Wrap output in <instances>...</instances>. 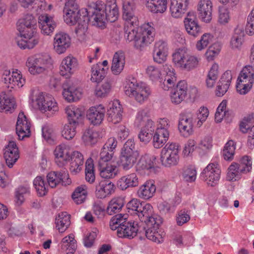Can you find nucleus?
<instances>
[{
    "label": "nucleus",
    "mask_w": 254,
    "mask_h": 254,
    "mask_svg": "<svg viewBox=\"0 0 254 254\" xmlns=\"http://www.w3.org/2000/svg\"><path fill=\"white\" fill-rule=\"evenodd\" d=\"M139 156L138 151H122L120 157V166L125 170H128L133 166Z\"/></svg>",
    "instance_id": "25"
},
{
    "label": "nucleus",
    "mask_w": 254,
    "mask_h": 254,
    "mask_svg": "<svg viewBox=\"0 0 254 254\" xmlns=\"http://www.w3.org/2000/svg\"><path fill=\"white\" fill-rule=\"evenodd\" d=\"M39 110L44 113H47V116H51L57 112L59 108L57 103L52 95L46 93H40L36 99Z\"/></svg>",
    "instance_id": "12"
},
{
    "label": "nucleus",
    "mask_w": 254,
    "mask_h": 254,
    "mask_svg": "<svg viewBox=\"0 0 254 254\" xmlns=\"http://www.w3.org/2000/svg\"><path fill=\"white\" fill-rule=\"evenodd\" d=\"M17 30L21 37L23 38L17 42V45L21 49H32L39 43V39L35 36L36 28L17 26Z\"/></svg>",
    "instance_id": "10"
},
{
    "label": "nucleus",
    "mask_w": 254,
    "mask_h": 254,
    "mask_svg": "<svg viewBox=\"0 0 254 254\" xmlns=\"http://www.w3.org/2000/svg\"><path fill=\"white\" fill-rule=\"evenodd\" d=\"M127 217L126 214L122 215L119 214L116 215L112 217L110 222V227L113 230H117L122 227V225L125 224L127 222Z\"/></svg>",
    "instance_id": "56"
},
{
    "label": "nucleus",
    "mask_w": 254,
    "mask_h": 254,
    "mask_svg": "<svg viewBox=\"0 0 254 254\" xmlns=\"http://www.w3.org/2000/svg\"><path fill=\"white\" fill-rule=\"evenodd\" d=\"M98 168L101 177L107 179L115 178L119 172L117 166L112 162L98 164Z\"/></svg>",
    "instance_id": "35"
},
{
    "label": "nucleus",
    "mask_w": 254,
    "mask_h": 254,
    "mask_svg": "<svg viewBox=\"0 0 254 254\" xmlns=\"http://www.w3.org/2000/svg\"><path fill=\"white\" fill-rule=\"evenodd\" d=\"M3 157L9 168H12L19 158L18 147L13 141H9L4 149Z\"/></svg>",
    "instance_id": "20"
},
{
    "label": "nucleus",
    "mask_w": 254,
    "mask_h": 254,
    "mask_svg": "<svg viewBox=\"0 0 254 254\" xmlns=\"http://www.w3.org/2000/svg\"><path fill=\"white\" fill-rule=\"evenodd\" d=\"M61 245L62 251L65 254H73L77 247L74 235L71 234L64 237L62 240Z\"/></svg>",
    "instance_id": "39"
},
{
    "label": "nucleus",
    "mask_w": 254,
    "mask_h": 254,
    "mask_svg": "<svg viewBox=\"0 0 254 254\" xmlns=\"http://www.w3.org/2000/svg\"><path fill=\"white\" fill-rule=\"evenodd\" d=\"M123 17L126 21L125 26L137 25V19L134 13L135 8L134 2L133 0H124L123 2Z\"/></svg>",
    "instance_id": "17"
},
{
    "label": "nucleus",
    "mask_w": 254,
    "mask_h": 254,
    "mask_svg": "<svg viewBox=\"0 0 254 254\" xmlns=\"http://www.w3.org/2000/svg\"><path fill=\"white\" fill-rule=\"evenodd\" d=\"M125 92L127 96L134 98L140 104L147 100L151 93L149 87L146 83L137 82L133 77L128 80Z\"/></svg>",
    "instance_id": "7"
},
{
    "label": "nucleus",
    "mask_w": 254,
    "mask_h": 254,
    "mask_svg": "<svg viewBox=\"0 0 254 254\" xmlns=\"http://www.w3.org/2000/svg\"><path fill=\"white\" fill-rule=\"evenodd\" d=\"M16 132L19 140L30 135V123L23 112H20L18 116Z\"/></svg>",
    "instance_id": "18"
},
{
    "label": "nucleus",
    "mask_w": 254,
    "mask_h": 254,
    "mask_svg": "<svg viewBox=\"0 0 254 254\" xmlns=\"http://www.w3.org/2000/svg\"><path fill=\"white\" fill-rule=\"evenodd\" d=\"M55 162L59 166L62 167L70 160V151L68 145L61 144L58 145L54 150Z\"/></svg>",
    "instance_id": "22"
},
{
    "label": "nucleus",
    "mask_w": 254,
    "mask_h": 254,
    "mask_svg": "<svg viewBox=\"0 0 254 254\" xmlns=\"http://www.w3.org/2000/svg\"><path fill=\"white\" fill-rule=\"evenodd\" d=\"M244 31L240 27H237L231 40V46L233 49H239L244 41Z\"/></svg>",
    "instance_id": "50"
},
{
    "label": "nucleus",
    "mask_w": 254,
    "mask_h": 254,
    "mask_svg": "<svg viewBox=\"0 0 254 254\" xmlns=\"http://www.w3.org/2000/svg\"><path fill=\"white\" fill-rule=\"evenodd\" d=\"M68 174L65 171L64 172H51L47 176V183L48 187L55 188L60 184L65 185L64 180L67 179Z\"/></svg>",
    "instance_id": "33"
},
{
    "label": "nucleus",
    "mask_w": 254,
    "mask_h": 254,
    "mask_svg": "<svg viewBox=\"0 0 254 254\" xmlns=\"http://www.w3.org/2000/svg\"><path fill=\"white\" fill-rule=\"evenodd\" d=\"M64 20L67 24L73 25L78 23L75 32L79 39H83L87 29L88 24L91 22V13L88 8L79 9L75 0H65L63 9Z\"/></svg>",
    "instance_id": "1"
},
{
    "label": "nucleus",
    "mask_w": 254,
    "mask_h": 254,
    "mask_svg": "<svg viewBox=\"0 0 254 254\" xmlns=\"http://www.w3.org/2000/svg\"><path fill=\"white\" fill-rule=\"evenodd\" d=\"M89 12L91 13V23L99 27L103 26L106 20L115 22L119 13L116 0H107L106 4L101 0L92 2L89 5Z\"/></svg>",
    "instance_id": "3"
},
{
    "label": "nucleus",
    "mask_w": 254,
    "mask_h": 254,
    "mask_svg": "<svg viewBox=\"0 0 254 254\" xmlns=\"http://www.w3.org/2000/svg\"><path fill=\"white\" fill-rule=\"evenodd\" d=\"M118 186L122 190L129 187H134L138 185V180L136 174L132 173L122 177L118 182Z\"/></svg>",
    "instance_id": "40"
},
{
    "label": "nucleus",
    "mask_w": 254,
    "mask_h": 254,
    "mask_svg": "<svg viewBox=\"0 0 254 254\" xmlns=\"http://www.w3.org/2000/svg\"><path fill=\"white\" fill-rule=\"evenodd\" d=\"M111 85L108 82L98 84L95 89V94L98 97H105L109 93Z\"/></svg>",
    "instance_id": "61"
},
{
    "label": "nucleus",
    "mask_w": 254,
    "mask_h": 254,
    "mask_svg": "<svg viewBox=\"0 0 254 254\" xmlns=\"http://www.w3.org/2000/svg\"><path fill=\"white\" fill-rule=\"evenodd\" d=\"M169 132H163L160 129H156L153 137V146L156 148L162 147L168 139Z\"/></svg>",
    "instance_id": "47"
},
{
    "label": "nucleus",
    "mask_w": 254,
    "mask_h": 254,
    "mask_svg": "<svg viewBox=\"0 0 254 254\" xmlns=\"http://www.w3.org/2000/svg\"><path fill=\"white\" fill-rule=\"evenodd\" d=\"M178 128L185 137H188L193 132V118L189 113H182L179 115Z\"/></svg>",
    "instance_id": "19"
},
{
    "label": "nucleus",
    "mask_w": 254,
    "mask_h": 254,
    "mask_svg": "<svg viewBox=\"0 0 254 254\" xmlns=\"http://www.w3.org/2000/svg\"><path fill=\"white\" fill-rule=\"evenodd\" d=\"M134 25L125 26V36L129 42L133 41L136 49L142 51L154 41V28L148 23L140 27H135Z\"/></svg>",
    "instance_id": "4"
},
{
    "label": "nucleus",
    "mask_w": 254,
    "mask_h": 254,
    "mask_svg": "<svg viewBox=\"0 0 254 254\" xmlns=\"http://www.w3.org/2000/svg\"><path fill=\"white\" fill-rule=\"evenodd\" d=\"M39 27L42 34L50 35L53 33L57 26L53 18L48 14H41L38 18Z\"/></svg>",
    "instance_id": "24"
},
{
    "label": "nucleus",
    "mask_w": 254,
    "mask_h": 254,
    "mask_svg": "<svg viewBox=\"0 0 254 254\" xmlns=\"http://www.w3.org/2000/svg\"><path fill=\"white\" fill-rule=\"evenodd\" d=\"M168 55L167 43L162 41L156 42L154 46L153 58L155 62L162 64L166 60Z\"/></svg>",
    "instance_id": "29"
},
{
    "label": "nucleus",
    "mask_w": 254,
    "mask_h": 254,
    "mask_svg": "<svg viewBox=\"0 0 254 254\" xmlns=\"http://www.w3.org/2000/svg\"><path fill=\"white\" fill-rule=\"evenodd\" d=\"M69 170L73 174H76L81 170L83 165V155L78 151H74L71 155Z\"/></svg>",
    "instance_id": "36"
},
{
    "label": "nucleus",
    "mask_w": 254,
    "mask_h": 254,
    "mask_svg": "<svg viewBox=\"0 0 254 254\" xmlns=\"http://www.w3.org/2000/svg\"><path fill=\"white\" fill-rule=\"evenodd\" d=\"M108 68L101 67V64H94L91 69V80L94 82H101L106 76Z\"/></svg>",
    "instance_id": "45"
},
{
    "label": "nucleus",
    "mask_w": 254,
    "mask_h": 254,
    "mask_svg": "<svg viewBox=\"0 0 254 254\" xmlns=\"http://www.w3.org/2000/svg\"><path fill=\"white\" fill-rule=\"evenodd\" d=\"M189 0H171L170 11L171 15L176 18L183 16L187 10Z\"/></svg>",
    "instance_id": "31"
},
{
    "label": "nucleus",
    "mask_w": 254,
    "mask_h": 254,
    "mask_svg": "<svg viewBox=\"0 0 254 254\" xmlns=\"http://www.w3.org/2000/svg\"><path fill=\"white\" fill-rule=\"evenodd\" d=\"M251 158L248 156H243L240 161V163H233L228 168L227 179L230 181H235L240 178L242 174L249 172L252 167Z\"/></svg>",
    "instance_id": "9"
},
{
    "label": "nucleus",
    "mask_w": 254,
    "mask_h": 254,
    "mask_svg": "<svg viewBox=\"0 0 254 254\" xmlns=\"http://www.w3.org/2000/svg\"><path fill=\"white\" fill-rule=\"evenodd\" d=\"M156 157L154 155L145 154L140 159L138 165L143 170H149L154 168L156 164Z\"/></svg>",
    "instance_id": "51"
},
{
    "label": "nucleus",
    "mask_w": 254,
    "mask_h": 254,
    "mask_svg": "<svg viewBox=\"0 0 254 254\" xmlns=\"http://www.w3.org/2000/svg\"><path fill=\"white\" fill-rule=\"evenodd\" d=\"M221 170L217 162L209 163L201 174V179L212 187L217 184L220 179Z\"/></svg>",
    "instance_id": "13"
},
{
    "label": "nucleus",
    "mask_w": 254,
    "mask_h": 254,
    "mask_svg": "<svg viewBox=\"0 0 254 254\" xmlns=\"http://www.w3.org/2000/svg\"><path fill=\"white\" fill-rule=\"evenodd\" d=\"M19 22V24L18 26L36 28L37 27V20L32 14L26 15L24 18L20 19Z\"/></svg>",
    "instance_id": "64"
},
{
    "label": "nucleus",
    "mask_w": 254,
    "mask_h": 254,
    "mask_svg": "<svg viewBox=\"0 0 254 254\" xmlns=\"http://www.w3.org/2000/svg\"><path fill=\"white\" fill-rule=\"evenodd\" d=\"M142 208L138 213H137L141 222L139 224L142 226L150 222L151 218H157V217H160L153 213V207L149 203L144 202L142 203Z\"/></svg>",
    "instance_id": "32"
},
{
    "label": "nucleus",
    "mask_w": 254,
    "mask_h": 254,
    "mask_svg": "<svg viewBox=\"0 0 254 254\" xmlns=\"http://www.w3.org/2000/svg\"><path fill=\"white\" fill-rule=\"evenodd\" d=\"M85 179L90 184L93 183L95 180V175L94 169V164L91 159L87 160L85 164Z\"/></svg>",
    "instance_id": "59"
},
{
    "label": "nucleus",
    "mask_w": 254,
    "mask_h": 254,
    "mask_svg": "<svg viewBox=\"0 0 254 254\" xmlns=\"http://www.w3.org/2000/svg\"><path fill=\"white\" fill-rule=\"evenodd\" d=\"M78 125L68 122L64 125L62 131V136L67 140L72 139L76 133V127Z\"/></svg>",
    "instance_id": "54"
},
{
    "label": "nucleus",
    "mask_w": 254,
    "mask_h": 254,
    "mask_svg": "<svg viewBox=\"0 0 254 254\" xmlns=\"http://www.w3.org/2000/svg\"><path fill=\"white\" fill-rule=\"evenodd\" d=\"M123 109L118 100L114 101L110 104L107 110V120L114 124L119 123L122 119Z\"/></svg>",
    "instance_id": "28"
},
{
    "label": "nucleus",
    "mask_w": 254,
    "mask_h": 254,
    "mask_svg": "<svg viewBox=\"0 0 254 254\" xmlns=\"http://www.w3.org/2000/svg\"><path fill=\"white\" fill-rule=\"evenodd\" d=\"M70 215L66 212L60 213L55 219L56 227L59 232H64L70 224Z\"/></svg>",
    "instance_id": "42"
},
{
    "label": "nucleus",
    "mask_w": 254,
    "mask_h": 254,
    "mask_svg": "<svg viewBox=\"0 0 254 254\" xmlns=\"http://www.w3.org/2000/svg\"><path fill=\"white\" fill-rule=\"evenodd\" d=\"M63 95L68 102L78 100L81 96V89L78 86V81L74 79L67 80L63 85Z\"/></svg>",
    "instance_id": "14"
},
{
    "label": "nucleus",
    "mask_w": 254,
    "mask_h": 254,
    "mask_svg": "<svg viewBox=\"0 0 254 254\" xmlns=\"http://www.w3.org/2000/svg\"><path fill=\"white\" fill-rule=\"evenodd\" d=\"M188 92V84L186 81H180L176 86L171 92V99L172 103L179 104L186 98Z\"/></svg>",
    "instance_id": "21"
},
{
    "label": "nucleus",
    "mask_w": 254,
    "mask_h": 254,
    "mask_svg": "<svg viewBox=\"0 0 254 254\" xmlns=\"http://www.w3.org/2000/svg\"><path fill=\"white\" fill-rule=\"evenodd\" d=\"M87 188L85 185L77 187L72 194V198L77 204L83 203L87 196Z\"/></svg>",
    "instance_id": "49"
},
{
    "label": "nucleus",
    "mask_w": 254,
    "mask_h": 254,
    "mask_svg": "<svg viewBox=\"0 0 254 254\" xmlns=\"http://www.w3.org/2000/svg\"><path fill=\"white\" fill-rule=\"evenodd\" d=\"M30 192L29 188L27 186H19L15 191V202L17 205H21L25 201V195Z\"/></svg>",
    "instance_id": "57"
},
{
    "label": "nucleus",
    "mask_w": 254,
    "mask_h": 254,
    "mask_svg": "<svg viewBox=\"0 0 254 254\" xmlns=\"http://www.w3.org/2000/svg\"><path fill=\"white\" fill-rule=\"evenodd\" d=\"M124 206V200L122 198H113L109 203L107 208V212L112 215L119 212Z\"/></svg>",
    "instance_id": "52"
},
{
    "label": "nucleus",
    "mask_w": 254,
    "mask_h": 254,
    "mask_svg": "<svg viewBox=\"0 0 254 254\" xmlns=\"http://www.w3.org/2000/svg\"><path fill=\"white\" fill-rule=\"evenodd\" d=\"M235 143L233 140L228 141L225 144L223 151L224 158L226 160H232L235 154Z\"/></svg>",
    "instance_id": "58"
},
{
    "label": "nucleus",
    "mask_w": 254,
    "mask_h": 254,
    "mask_svg": "<svg viewBox=\"0 0 254 254\" xmlns=\"http://www.w3.org/2000/svg\"><path fill=\"white\" fill-rule=\"evenodd\" d=\"M52 64L51 58L47 54H37L30 56L27 58L26 63L29 72L34 75L47 72Z\"/></svg>",
    "instance_id": "6"
},
{
    "label": "nucleus",
    "mask_w": 254,
    "mask_h": 254,
    "mask_svg": "<svg viewBox=\"0 0 254 254\" xmlns=\"http://www.w3.org/2000/svg\"><path fill=\"white\" fill-rule=\"evenodd\" d=\"M34 187L40 196L46 195L48 191V185L42 176H37L33 181Z\"/></svg>",
    "instance_id": "48"
},
{
    "label": "nucleus",
    "mask_w": 254,
    "mask_h": 254,
    "mask_svg": "<svg viewBox=\"0 0 254 254\" xmlns=\"http://www.w3.org/2000/svg\"><path fill=\"white\" fill-rule=\"evenodd\" d=\"M125 64V57L123 53L116 52L113 57L111 70L115 75L119 74L123 70Z\"/></svg>",
    "instance_id": "41"
},
{
    "label": "nucleus",
    "mask_w": 254,
    "mask_h": 254,
    "mask_svg": "<svg viewBox=\"0 0 254 254\" xmlns=\"http://www.w3.org/2000/svg\"><path fill=\"white\" fill-rule=\"evenodd\" d=\"M183 177L184 180L188 182H194L196 179V171L195 167L192 166H189L184 168Z\"/></svg>",
    "instance_id": "62"
},
{
    "label": "nucleus",
    "mask_w": 254,
    "mask_h": 254,
    "mask_svg": "<svg viewBox=\"0 0 254 254\" xmlns=\"http://www.w3.org/2000/svg\"><path fill=\"white\" fill-rule=\"evenodd\" d=\"M114 188L112 183L101 181L96 187V195L99 198H105L114 192Z\"/></svg>",
    "instance_id": "38"
},
{
    "label": "nucleus",
    "mask_w": 254,
    "mask_h": 254,
    "mask_svg": "<svg viewBox=\"0 0 254 254\" xmlns=\"http://www.w3.org/2000/svg\"><path fill=\"white\" fill-rule=\"evenodd\" d=\"M156 190V186L152 181H146L139 187L137 191V195L140 198L148 199L154 195Z\"/></svg>",
    "instance_id": "37"
},
{
    "label": "nucleus",
    "mask_w": 254,
    "mask_h": 254,
    "mask_svg": "<svg viewBox=\"0 0 254 254\" xmlns=\"http://www.w3.org/2000/svg\"><path fill=\"white\" fill-rule=\"evenodd\" d=\"M184 22L185 28L190 35L196 37L201 32V28L198 24L194 12H189Z\"/></svg>",
    "instance_id": "27"
},
{
    "label": "nucleus",
    "mask_w": 254,
    "mask_h": 254,
    "mask_svg": "<svg viewBox=\"0 0 254 254\" xmlns=\"http://www.w3.org/2000/svg\"><path fill=\"white\" fill-rule=\"evenodd\" d=\"M162 223V219L161 217L151 218L150 222L141 226V227H144V229L141 231L140 234H145L147 239L153 242L158 243H162L163 242V233H160L158 231L159 227Z\"/></svg>",
    "instance_id": "11"
},
{
    "label": "nucleus",
    "mask_w": 254,
    "mask_h": 254,
    "mask_svg": "<svg viewBox=\"0 0 254 254\" xmlns=\"http://www.w3.org/2000/svg\"><path fill=\"white\" fill-rule=\"evenodd\" d=\"M1 79L6 89L0 94V112H11L15 106L12 91L16 86L18 88L22 87L25 83V79L17 69L11 73L9 70H4Z\"/></svg>",
    "instance_id": "2"
},
{
    "label": "nucleus",
    "mask_w": 254,
    "mask_h": 254,
    "mask_svg": "<svg viewBox=\"0 0 254 254\" xmlns=\"http://www.w3.org/2000/svg\"><path fill=\"white\" fill-rule=\"evenodd\" d=\"M212 138L205 137L202 139L197 146V150L199 155L203 156L207 154L212 147Z\"/></svg>",
    "instance_id": "55"
},
{
    "label": "nucleus",
    "mask_w": 254,
    "mask_h": 254,
    "mask_svg": "<svg viewBox=\"0 0 254 254\" xmlns=\"http://www.w3.org/2000/svg\"><path fill=\"white\" fill-rule=\"evenodd\" d=\"M239 79L247 81L254 82V69L253 66L250 65L246 66L243 68L238 77Z\"/></svg>",
    "instance_id": "60"
},
{
    "label": "nucleus",
    "mask_w": 254,
    "mask_h": 254,
    "mask_svg": "<svg viewBox=\"0 0 254 254\" xmlns=\"http://www.w3.org/2000/svg\"><path fill=\"white\" fill-rule=\"evenodd\" d=\"M70 43V37L68 34L62 31L58 32L54 39V49L58 54H63L69 47Z\"/></svg>",
    "instance_id": "16"
},
{
    "label": "nucleus",
    "mask_w": 254,
    "mask_h": 254,
    "mask_svg": "<svg viewBox=\"0 0 254 254\" xmlns=\"http://www.w3.org/2000/svg\"><path fill=\"white\" fill-rule=\"evenodd\" d=\"M99 138V131L91 128L86 129L82 136V140L86 145H93L96 144Z\"/></svg>",
    "instance_id": "46"
},
{
    "label": "nucleus",
    "mask_w": 254,
    "mask_h": 254,
    "mask_svg": "<svg viewBox=\"0 0 254 254\" xmlns=\"http://www.w3.org/2000/svg\"><path fill=\"white\" fill-rule=\"evenodd\" d=\"M199 60L197 57L188 54L183 49H179L173 55V61L176 65L187 71L196 68Z\"/></svg>",
    "instance_id": "8"
},
{
    "label": "nucleus",
    "mask_w": 254,
    "mask_h": 254,
    "mask_svg": "<svg viewBox=\"0 0 254 254\" xmlns=\"http://www.w3.org/2000/svg\"><path fill=\"white\" fill-rule=\"evenodd\" d=\"M232 78V76L230 70L225 71L222 75L216 87V95L217 96L221 97L226 93L229 89Z\"/></svg>",
    "instance_id": "34"
},
{
    "label": "nucleus",
    "mask_w": 254,
    "mask_h": 254,
    "mask_svg": "<svg viewBox=\"0 0 254 254\" xmlns=\"http://www.w3.org/2000/svg\"><path fill=\"white\" fill-rule=\"evenodd\" d=\"M77 66V60L72 57L67 56L64 58L60 66V73L67 78L75 71Z\"/></svg>",
    "instance_id": "23"
},
{
    "label": "nucleus",
    "mask_w": 254,
    "mask_h": 254,
    "mask_svg": "<svg viewBox=\"0 0 254 254\" xmlns=\"http://www.w3.org/2000/svg\"><path fill=\"white\" fill-rule=\"evenodd\" d=\"M212 3L211 0H200L197 5V10L200 19L206 23L212 19Z\"/></svg>",
    "instance_id": "26"
},
{
    "label": "nucleus",
    "mask_w": 254,
    "mask_h": 254,
    "mask_svg": "<svg viewBox=\"0 0 254 254\" xmlns=\"http://www.w3.org/2000/svg\"><path fill=\"white\" fill-rule=\"evenodd\" d=\"M179 154L168 153L167 152H161L160 160L162 164L165 166L175 165L179 161Z\"/></svg>",
    "instance_id": "53"
},
{
    "label": "nucleus",
    "mask_w": 254,
    "mask_h": 254,
    "mask_svg": "<svg viewBox=\"0 0 254 254\" xmlns=\"http://www.w3.org/2000/svg\"><path fill=\"white\" fill-rule=\"evenodd\" d=\"M162 72L163 74L159 68L154 65L148 66L146 69V74L152 81H157L162 74L165 75L161 87L164 90H168L174 86L177 81L175 70L171 65L166 64L163 66Z\"/></svg>",
    "instance_id": "5"
},
{
    "label": "nucleus",
    "mask_w": 254,
    "mask_h": 254,
    "mask_svg": "<svg viewBox=\"0 0 254 254\" xmlns=\"http://www.w3.org/2000/svg\"><path fill=\"white\" fill-rule=\"evenodd\" d=\"M254 82H248L244 80L238 78V83L236 85L237 90L241 94H247L253 86Z\"/></svg>",
    "instance_id": "63"
},
{
    "label": "nucleus",
    "mask_w": 254,
    "mask_h": 254,
    "mask_svg": "<svg viewBox=\"0 0 254 254\" xmlns=\"http://www.w3.org/2000/svg\"><path fill=\"white\" fill-rule=\"evenodd\" d=\"M122 227L119 228L117 235L121 238H133L138 233L140 234L141 231L144 229L141 225L136 222L127 221L125 224L122 225Z\"/></svg>",
    "instance_id": "15"
},
{
    "label": "nucleus",
    "mask_w": 254,
    "mask_h": 254,
    "mask_svg": "<svg viewBox=\"0 0 254 254\" xmlns=\"http://www.w3.org/2000/svg\"><path fill=\"white\" fill-rule=\"evenodd\" d=\"M106 109L102 105L91 107L87 112V118L94 125H100L103 121Z\"/></svg>",
    "instance_id": "30"
},
{
    "label": "nucleus",
    "mask_w": 254,
    "mask_h": 254,
    "mask_svg": "<svg viewBox=\"0 0 254 254\" xmlns=\"http://www.w3.org/2000/svg\"><path fill=\"white\" fill-rule=\"evenodd\" d=\"M65 113L68 122L78 125L83 114L81 109L76 106H70L66 108Z\"/></svg>",
    "instance_id": "44"
},
{
    "label": "nucleus",
    "mask_w": 254,
    "mask_h": 254,
    "mask_svg": "<svg viewBox=\"0 0 254 254\" xmlns=\"http://www.w3.org/2000/svg\"><path fill=\"white\" fill-rule=\"evenodd\" d=\"M146 6L154 13H163L167 9V0H146Z\"/></svg>",
    "instance_id": "43"
}]
</instances>
